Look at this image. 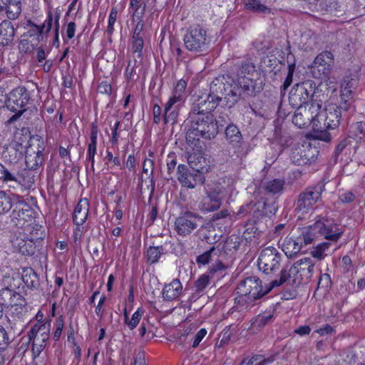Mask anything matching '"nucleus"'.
Wrapping results in <instances>:
<instances>
[{
    "label": "nucleus",
    "instance_id": "aec40b11",
    "mask_svg": "<svg viewBox=\"0 0 365 365\" xmlns=\"http://www.w3.org/2000/svg\"><path fill=\"white\" fill-rule=\"evenodd\" d=\"M334 63L333 55L329 51H325L319 53L313 62L314 72L317 70L319 73V78L321 76L327 77L332 68Z\"/></svg>",
    "mask_w": 365,
    "mask_h": 365
},
{
    "label": "nucleus",
    "instance_id": "de8ad7c7",
    "mask_svg": "<svg viewBox=\"0 0 365 365\" xmlns=\"http://www.w3.org/2000/svg\"><path fill=\"white\" fill-rule=\"evenodd\" d=\"M134 21H137V24L135 26L132 38H143L142 32L144 29V21L143 18L140 16L135 17Z\"/></svg>",
    "mask_w": 365,
    "mask_h": 365
},
{
    "label": "nucleus",
    "instance_id": "412c9836",
    "mask_svg": "<svg viewBox=\"0 0 365 365\" xmlns=\"http://www.w3.org/2000/svg\"><path fill=\"white\" fill-rule=\"evenodd\" d=\"M43 148L38 146L37 150H34L32 148H29L26 151L25 163L27 167L26 168L16 169L17 170H29L31 175L34 179V175L32 174L31 170H36L43 164ZM35 180H34V182Z\"/></svg>",
    "mask_w": 365,
    "mask_h": 365
},
{
    "label": "nucleus",
    "instance_id": "f8f14e48",
    "mask_svg": "<svg viewBox=\"0 0 365 365\" xmlns=\"http://www.w3.org/2000/svg\"><path fill=\"white\" fill-rule=\"evenodd\" d=\"M50 322H38L32 325L29 337L32 341V351L35 355H39L47 344L50 335Z\"/></svg>",
    "mask_w": 365,
    "mask_h": 365
},
{
    "label": "nucleus",
    "instance_id": "2f4dec72",
    "mask_svg": "<svg viewBox=\"0 0 365 365\" xmlns=\"http://www.w3.org/2000/svg\"><path fill=\"white\" fill-rule=\"evenodd\" d=\"M28 24L31 26H34L35 28V31L38 32L37 40L38 41H42L44 31L46 34H48L51 29L53 24V14L51 11H48L47 18L41 26H38L31 21H28Z\"/></svg>",
    "mask_w": 365,
    "mask_h": 365
},
{
    "label": "nucleus",
    "instance_id": "1a4fd4ad",
    "mask_svg": "<svg viewBox=\"0 0 365 365\" xmlns=\"http://www.w3.org/2000/svg\"><path fill=\"white\" fill-rule=\"evenodd\" d=\"M225 135L228 145L227 148L222 150V154L232 160L242 158L245 153L242 147V135L238 127L233 123L229 124L225 128Z\"/></svg>",
    "mask_w": 365,
    "mask_h": 365
},
{
    "label": "nucleus",
    "instance_id": "4c0bfd02",
    "mask_svg": "<svg viewBox=\"0 0 365 365\" xmlns=\"http://www.w3.org/2000/svg\"><path fill=\"white\" fill-rule=\"evenodd\" d=\"M187 87V81L180 79L178 81L174 88L173 91V95L170 98V99H173L175 101L183 103L184 101V93L185 91V88Z\"/></svg>",
    "mask_w": 365,
    "mask_h": 365
},
{
    "label": "nucleus",
    "instance_id": "49530a36",
    "mask_svg": "<svg viewBox=\"0 0 365 365\" xmlns=\"http://www.w3.org/2000/svg\"><path fill=\"white\" fill-rule=\"evenodd\" d=\"M210 283V276L204 274L200 275L195 282V287L197 292L203 291Z\"/></svg>",
    "mask_w": 365,
    "mask_h": 365
},
{
    "label": "nucleus",
    "instance_id": "7c9ffc66",
    "mask_svg": "<svg viewBox=\"0 0 365 365\" xmlns=\"http://www.w3.org/2000/svg\"><path fill=\"white\" fill-rule=\"evenodd\" d=\"M14 28L11 21L5 20L0 24L1 44L3 46L9 45L14 37Z\"/></svg>",
    "mask_w": 365,
    "mask_h": 365
},
{
    "label": "nucleus",
    "instance_id": "c03bdc74",
    "mask_svg": "<svg viewBox=\"0 0 365 365\" xmlns=\"http://www.w3.org/2000/svg\"><path fill=\"white\" fill-rule=\"evenodd\" d=\"M144 46L143 38H132V50L138 58L142 57V51Z\"/></svg>",
    "mask_w": 365,
    "mask_h": 365
},
{
    "label": "nucleus",
    "instance_id": "c756f323",
    "mask_svg": "<svg viewBox=\"0 0 365 365\" xmlns=\"http://www.w3.org/2000/svg\"><path fill=\"white\" fill-rule=\"evenodd\" d=\"M309 151L310 149L303 145L293 148L290 157L292 163L297 165L307 164L310 161Z\"/></svg>",
    "mask_w": 365,
    "mask_h": 365
},
{
    "label": "nucleus",
    "instance_id": "cd10ccee",
    "mask_svg": "<svg viewBox=\"0 0 365 365\" xmlns=\"http://www.w3.org/2000/svg\"><path fill=\"white\" fill-rule=\"evenodd\" d=\"M22 205H16L11 214V221L14 226L23 227L28 221L26 217H30L31 210L29 209H24Z\"/></svg>",
    "mask_w": 365,
    "mask_h": 365
},
{
    "label": "nucleus",
    "instance_id": "bb28decb",
    "mask_svg": "<svg viewBox=\"0 0 365 365\" xmlns=\"http://www.w3.org/2000/svg\"><path fill=\"white\" fill-rule=\"evenodd\" d=\"M182 285L179 279H175L163 289V297L167 301L176 299L182 293Z\"/></svg>",
    "mask_w": 365,
    "mask_h": 365
},
{
    "label": "nucleus",
    "instance_id": "e2e57ef3",
    "mask_svg": "<svg viewBox=\"0 0 365 365\" xmlns=\"http://www.w3.org/2000/svg\"><path fill=\"white\" fill-rule=\"evenodd\" d=\"M339 200L343 203H351L354 201L355 195L351 192H345L339 196Z\"/></svg>",
    "mask_w": 365,
    "mask_h": 365
},
{
    "label": "nucleus",
    "instance_id": "ea45409f",
    "mask_svg": "<svg viewBox=\"0 0 365 365\" xmlns=\"http://www.w3.org/2000/svg\"><path fill=\"white\" fill-rule=\"evenodd\" d=\"M16 295L21 294L8 288L0 290V304L1 307H7L8 305H11V299L12 297L16 299Z\"/></svg>",
    "mask_w": 365,
    "mask_h": 365
},
{
    "label": "nucleus",
    "instance_id": "c9c22d12",
    "mask_svg": "<svg viewBox=\"0 0 365 365\" xmlns=\"http://www.w3.org/2000/svg\"><path fill=\"white\" fill-rule=\"evenodd\" d=\"M245 6L248 10L260 14L268 15L272 14V9L262 4L259 0H248Z\"/></svg>",
    "mask_w": 365,
    "mask_h": 365
},
{
    "label": "nucleus",
    "instance_id": "dca6fc26",
    "mask_svg": "<svg viewBox=\"0 0 365 365\" xmlns=\"http://www.w3.org/2000/svg\"><path fill=\"white\" fill-rule=\"evenodd\" d=\"M201 217L191 212H186L176 218L175 230L178 235L186 236L197 227V222Z\"/></svg>",
    "mask_w": 365,
    "mask_h": 365
},
{
    "label": "nucleus",
    "instance_id": "72a5a7b5",
    "mask_svg": "<svg viewBox=\"0 0 365 365\" xmlns=\"http://www.w3.org/2000/svg\"><path fill=\"white\" fill-rule=\"evenodd\" d=\"M229 88L227 93L224 91L223 98L226 101V106L229 108H232L239 101L243 93L237 85L233 88L230 87Z\"/></svg>",
    "mask_w": 365,
    "mask_h": 365
},
{
    "label": "nucleus",
    "instance_id": "4be33fe9",
    "mask_svg": "<svg viewBox=\"0 0 365 365\" xmlns=\"http://www.w3.org/2000/svg\"><path fill=\"white\" fill-rule=\"evenodd\" d=\"M224 91H227L225 85L219 79H216L211 83L210 93L206 98L212 103V108H216L220 105L223 98Z\"/></svg>",
    "mask_w": 365,
    "mask_h": 365
},
{
    "label": "nucleus",
    "instance_id": "6ab92c4d",
    "mask_svg": "<svg viewBox=\"0 0 365 365\" xmlns=\"http://www.w3.org/2000/svg\"><path fill=\"white\" fill-rule=\"evenodd\" d=\"M281 260L282 255L279 252H261L257 263L259 269L269 273L278 269Z\"/></svg>",
    "mask_w": 365,
    "mask_h": 365
},
{
    "label": "nucleus",
    "instance_id": "0eeeda50",
    "mask_svg": "<svg viewBox=\"0 0 365 365\" xmlns=\"http://www.w3.org/2000/svg\"><path fill=\"white\" fill-rule=\"evenodd\" d=\"M185 48L192 53H202L208 50L210 38L207 31L200 24L190 26L183 36Z\"/></svg>",
    "mask_w": 365,
    "mask_h": 365
},
{
    "label": "nucleus",
    "instance_id": "603ef678",
    "mask_svg": "<svg viewBox=\"0 0 365 365\" xmlns=\"http://www.w3.org/2000/svg\"><path fill=\"white\" fill-rule=\"evenodd\" d=\"M9 344L7 334L3 327L0 326V350H4Z\"/></svg>",
    "mask_w": 365,
    "mask_h": 365
},
{
    "label": "nucleus",
    "instance_id": "20e7f679",
    "mask_svg": "<svg viewBox=\"0 0 365 365\" xmlns=\"http://www.w3.org/2000/svg\"><path fill=\"white\" fill-rule=\"evenodd\" d=\"M191 124L186 134V141L195 147L201 148L200 138L205 140L215 138L218 132V125L212 113L192 116Z\"/></svg>",
    "mask_w": 365,
    "mask_h": 365
},
{
    "label": "nucleus",
    "instance_id": "052dcab7",
    "mask_svg": "<svg viewBox=\"0 0 365 365\" xmlns=\"http://www.w3.org/2000/svg\"><path fill=\"white\" fill-rule=\"evenodd\" d=\"M200 102L202 110L205 111V115L211 113V112L215 109V108L212 107V103L207 98L205 99L200 100Z\"/></svg>",
    "mask_w": 365,
    "mask_h": 365
},
{
    "label": "nucleus",
    "instance_id": "b1692460",
    "mask_svg": "<svg viewBox=\"0 0 365 365\" xmlns=\"http://www.w3.org/2000/svg\"><path fill=\"white\" fill-rule=\"evenodd\" d=\"M356 87V80L346 78L344 80L341 86V100L343 102L341 103V108L344 110H347L349 109V106L350 105V101L353 98V91Z\"/></svg>",
    "mask_w": 365,
    "mask_h": 365
},
{
    "label": "nucleus",
    "instance_id": "4468645a",
    "mask_svg": "<svg viewBox=\"0 0 365 365\" xmlns=\"http://www.w3.org/2000/svg\"><path fill=\"white\" fill-rule=\"evenodd\" d=\"M223 190L220 185L205 187V195L200 200V209L205 212H213L219 209L224 197Z\"/></svg>",
    "mask_w": 365,
    "mask_h": 365
},
{
    "label": "nucleus",
    "instance_id": "bf43d9fd",
    "mask_svg": "<svg viewBox=\"0 0 365 365\" xmlns=\"http://www.w3.org/2000/svg\"><path fill=\"white\" fill-rule=\"evenodd\" d=\"M191 113L196 115V116L204 115V114H205V111L202 110L200 99L198 100V103H193Z\"/></svg>",
    "mask_w": 365,
    "mask_h": 365
},
{
    "label": "nucleus",
    "instance_id": "338daca9",
    "mask_svg": "<svg viewBox=\"0 0 365 365\" xmlns=\"http://www.w3.org/2000/svg\"><path fill=\"white\" fill-rule=\"evenodd\" d=\"M154 168V162L151 159L146 158L143 163V172L144 173H147L148 172L149 168L151 169V175H153Z\"/></svg>",
    "mask_w": 365,
    "mask_h": 365
},
{
    "label": "nucleus",
    "instance_id": "ddd939ff",
    "mask_svg": "<svg viewBox=\"0 0 365 365\" xmlns=\"http://www.w3.org/2000/svg\"><path fill=\"white\" fill-rule=\"evenodd\" d=\"M324 186V183L319 182L313 187L307 188L298 197L296 210L304 214L312 210L313 206L321 199Z\"/></svg>",
    "mask_w": 365,
    "mask_h": 365
},
{
    "label": "nucleus",
    "instance_id": "09e8293b",
    "mask_svg": "<svg viewBox=\"0 0 365 365\" xmlns=\"http://www.w3.org/2000/svg\"><path fill=\"white\" fill-rule=\"evenodd\" d=\"M64 326V321L63 316H60L54 323L55 331L53 334V339L58 340L62 334L63 328Z\"/></svg>",
    "mask_w": 365,
    "mask_h": 365
},
{
    "label": "nucleus",
    "instance_id": "774afa93",
    "mask_svg": "<svg viewBox=\"0 0 365 365\" xmlns=\"http://www.w3.org/2000/svg\"><path fill=\"white\" fill-rule=\"evenodd\" d=\"M125 166L130 171L135 170V158L133 155H130L128 157V159H127V160L125 162Z\"/></svg>",
    "mask_w": 365,
    "mask_h": 365
},
{
    "label": "nucleus",
    "instance_id": "680f3d73",
    "mask_svg": "<svg viewBox=\"0 0 365 365\" xmlns=\"http://www.w3.org/2000/svg\"><path fill=\"white\" fill-rule=\"evenodd\" d=\"M210 253L211 252H203L202 255H199L197 257V262L200 265L207 264L210 260Z\"/></svg>",
    "mask_w": 365,
    "mask_h": 365
},
{
    "label": "nucleus",
    "instance_id": "9d476101",
    "mask_svg": "<svg viewBox=\"0 0 365 365\" xmlns=\"http://www.w3.org/2000/svg\"><path fill=\"white\" fill-rule=\"evenodd\" d=\"M314 264L309 258L298 260L287 273V281L294 286L307 284L312 276ZM282 271H284L282 269Z\"/></svg>",
    "mask_w": 365,
    "mask_h": 365
},
{
    "label": "nucleus",
    "instance_id": "79ce46f5",
    "mask_svg": "<svg viewBox=\"0 0 365 365\" xmlns=\"http://www.w3.org/2000/svg\"><path fill=\"white\" fill-rule=\"evenodd\" d=\"M12 207L11 197L5 191L0 190V215L9 212Z\"/></svg>",
    "mask_w": 365,
    "mask_h": 365
},
{
    "label": "nucleus",
    "instance_id": "4d7b16f0",
    "mask_svg": "<svg viewBox=\"0 0 365 365\" xmlns=\"http://www.w3.org/2000/svg\"><path fill=\"white\" fill-rule=\"evenodd\" d=\"M350 143L351 141L349 138H344L342 140H341L336 147V155H339L341 154L346 148V146L350 144Z\"/></svg>",
    "mask_w": 365,
    "mask_h": 365
},
{
    "label": "nucleus",
    "instance_id": "a878e982",
    "mask_svg": "<svg viewBox=\"0 0 365 365\" xmlns=\"http://www.w3.org/2000/svg\"><path fill=\"white\" fill-rule=\"evenodd\" d=\"M6 10V16L9 19H16L21 12V3L20 0H0V11Z\"/></svg>",
    "mask_w": 365,
    "mask_h": 365
},
{
    "label": "nucleus",
    "instance_id": "9b49d317",
    "mask_svg": "<svg viewBox=\"0 0 365 365\" xmlns=\"http://www.w3.org/2000/svg\"><path fill=\"white\" fill-rule=\"evenodd\" d=\"M29 93L25 87H17L13 89L9 94L6 102L9 110L14 112L9 120V123L16 121L26 110L24 107L29 101Z\"/></svg>",
    "mask_w": 365,
    "mask_h": 365
},
{
    "label": "nucleus",
    "instance_id": "39448f33",
    "mask_svg": "<svg viewBox=\"0 0 365 365\" xmlns=\"http://www.w3.org/2000/svg\"><path fill=\"white\" fill-rule=\"evenodd\" d=\"M190 169L184 164H180L177 169V178L182 186L192 189L200 183L203 184L205 180V173L207 171L204 165L205 159L203 157L190 155L188 158Z\"/></svg>",
    "mask_w": 365,
    "mask_h": 365
},
{
    "label": "nucleus",
    "instance_id": "69168bd1",
    "mask_svg": "<svg viewBox=\"0 0 365 365\" xmlns=\"http://www.w3.org/2000/svg\"><path fill=\"white\" fill-rule=\"evenodd\" d=\"M177 165V160L175 158L168 156L167 160V168H168V173L170 175L172 173L174 172L175 168Z\"/></svg>",
    "mask_w": 365,
    "mask_h": 365
},
{
    "label": "nucleus",
    "instance_id": "a18cd8bd",
    "mask_svg": "<svg viewBox=\"0 0 365 365\" xmlns=\"http://www.w3.org/2000/svg\"><path fill=\"white\" fill-rule=\"evenodd\" d=\"M31 245V243H26V242L21 237H16L12 241L13 247L16 251H29V248H31V247H29L28 245Z\"/></svg>",
    "mask_w": 365,
    "mask_h": 365
},
{
    "label": "nucleus",
    "instance_id": "5fc2aeb1",
    "mask_svg": "<svg viewBox=\"0 0 365 365\" xmlns=\"http://www.w3.org/2000/svg\"><path fill=\"white\" fill-rule=\"evenodd\" d=\"M76 25L75 22H69L66 27V34L68 39H71L75 36Z\"/></svg>",
    "mask_w": 365,
    "mask_h": 365
},
{
    "label": "nucleus",
    "instance_id": "a211bd4d",
    "mask_svg": "<svg viewBox=\"0 0 365 365\" xmlns=\"http://www.w3.org/2000/svg\"><path fill=\"white\" fill-rule=\"evenodd\" d=\"M23 152L22 144L12 141L4 147L2 158L9 163L7 166H14L16 169H20L18 168L17 163L22 158Z\"/></svg>",
    "mask_w": 365,
    "mask_h": 365
},
{
    "label": "nucleus",
    "instance_id": "a19ab883",
    "mask_svg": "<svg viewBox=\"0 0 365 365\" xmlns=\"http://www.w3.org/2000/svg\"><path fill=\"white\" fill-rule=\"evenodd\" d=\"M284 181L279 179H274L264 184V189L267 192L277 194L283 189Z\"/></svg>",
    "mask_w": 365,
    "mask_h": 365
},
{
    "label": "nucleus",
    "instance_id": "8fccbe9b",
    "mask_svg": "<svg viewBox=\"0 0 365 365\" xmlns=\"http://www.w3.org/2000/svg\"><path fill=\"white\" fill-rule=\"evenodd\" d=\"M143 0H130V9L133 11L132 20L135 21V17L139 16V10L140 9V4Z\"/></svg>",
    "mask_w": 365,
    "mask_h": 365
},
{
    "label": "nucleus",
    "instance_id": "473e14b6",
    "mask_svg": "<svg viewBox=\"0 0 365 365\" xmlns=\"http://www.w3.org/2000/svg\"><path fill=\"white\" fill-rule=\"evenodd\" d=\"M287 63H288V71L287 77L283 83V84L280 87L281 93L285 92V91L289 88V86L292 84L293 81V74L294 73L296 66H295V60L294 57L292 54L289 53L287 57Z\"/></svg>",
    "mask_w": 365,
    "mask_h": 365
},
{
    "label": "nucleus",
    "instance_id": "13d9d810",
    "mask_svg": "<svg viewBox=\"0 0 365 365\" xmlns=\"http://www.w3.org/2000/svg\"><path fill=\"white\" fill-rule=\"evenodd\" d=\"M59 19L60 16L59 14L56 15L55 16V35H54V40H53V45H56L58 46L59 44Z\"/></svg>",
    "mask_w": 365,
    "mask_h": 365
},
{
    "label": "nucleus",
    "instance_id": "f704fd0d",
    "mask_svg": "<svg viewBox=\"0 0 365 365\" xmlns=\"http://www.w3.org/2000/svg\"><path fill=\"white\" fill-rule=\"evenodd\" d=\"M259 76L255 69V66L252 63H245L242 64L237 73V78H254Z\"/></svg>",
    "mask_w": 365,
    "mask_h": 365
},
{
    "label": "nucleus",
    "instance_id": "f257e3e1",
    "mask_svg": "<svg viewBox=\"0 0 365 365\" xmlns=\"http://www.w3.org/2000/svg\"><path fill=\"white\" fill-rule=\"evenodd\" d=\"M344 232L343 229L336 223L331 222L328 218L319 217L307 231L302 233V238L296 242L292 239L285 240L287 245L292 246V249L300 250L302 245L314 244L316 251H325L330 249L333 243L336 242Z\"/></svg>",
    "mask_w": 365,
    "mask_h": 365
},
{
    "label": "nucleus",
    "instance_id": "0e129e2a",
    "mask_svg": "<svg viewBox=\"0 0 365 365\" xmlns=\"http://www.w3.org/2000/svg\"><path fill=\"white\" fill-rule=\"evenodd\" d=\"M145 257L148 263L153 264L158 261L160 254V252H147Z\"/></svg>",
    "mask_w": 365,
    "mask_h": 365
},
{
    "label": "nucleus",
    "instance_id": "c85d7f7f",
    "mask_svg": "<svg viewBox=\"0 0 365 365\" xmlns=\"http://www.w3.org/2000/svg\"><path fill=\"white\" fill-rule=\"evenodd\" d=\"M98 128L96 123H93L91 128V142L88 146V160L91 162V169L94 171L95 155L97 149V138Z\"/></svg>",
    "mask_w": 365,
    "mask_h": 365
},
{
    "label": "nucleus",
    "instance_id": "864d4df0",
    "mask_svg": "<svg viewBox=\"0 0 365 365\" xmlns=\"http://www.w3.org/2000/svg\"><path fill=\"white\" fill-rule=\"evenodd\" d=\"M162 110L160 106L157 103L153 105V122L155 124H159L163 118L161 116Z\"/></svg>",
    "mask_w": 365,
    "mask_h": 365
},
{
    "label": "nucleus",
    "instance_id": "3c124183",
    "mask_svg": "<svg viewBox=\"0 0 365 365\" xmlns=\"http://www.w3.org/2000/svg\"><path fill=\"white\" fill-rule=\"evenodd\" d=\"M351 128L354 132H356V137H358L359 139L362 138V136L364 135V130H365V124L362 122H357L355 124L351 125Z\"/></svg>",
    "mask_w": 365,
    "mask_h": 365
},
{
    "label": "nucleus",
    "instance_id": "5701e85b",
    "mask_svg": "<svg viewBox=\"0 0 365 365\" xmlns=\"http://www.w3.org/2000/svg\"><path fill=\"white\" fill-rule=\"evenodd\" d=\"M182 103L169 98L165 104L163 119L165 124H175L179 115V110Z\"/></svg>",
    "mask_w": 365,
    "mask_h": 365
},
{
    "label": "nucleus",
    "instance_id": "393cba45",
    "mask_svg": "<svg viewBox=\"0 0 365 365\" xmlns=\"http://www.w3.org/2000/svg\"><path fill=\"white\" fill-rule=\"evenodd\" d=\"M89 202L86 198L81 199L74 209L73 220L76 225H82L87 220Z\"/></svg>",
    "mask_w": 365,
    "mask_h": 365
},
{
    "label": "nucleus",
    "instance_id": "e433bc0d",
    "mask_svg": "<svg viewBox=\"0 0 365 365\" xmlns=\"http://www.w3.org/2000/svg\"><path fill=\"white\" fill-rule=\"evenodd\" d=\"M143 313H144V311L142 309L138 308L133 313L131 318L129 319L126 309H125V310H124L125 323L130 330L134 329L138 326V324H139V322L142 318Z\"/></svg>",
    "mask_w": 365,
    "mask_h": 365
},
{
    "label": "nucleus",
    "instance_id": "f3484780",
    "mask_svg": "<svg viewBox=\"0 0 365 365\" xmlns=\"http://www.w3.org/2000/svg\"><path fill=\"white\" fill-rule=\"evenodd\" d=\"M237 84L244 97L255 96L263 89V81L259 77L237 78Z\"/></svg>",
    "mask_w": 365,
    "mask_h": 365
},
{
    "label": "nucleus",
    "instance_id": "f03ea898",
    "mask_svg": "<svg viewBox=\"0 0 365 365\" xmlns=\"http://www.w3.org/2000/svg\"><path fill=\"white\" fill-rule=\"evenodd\" d=\"M285 271H282L279 280H273L269 287H262V281L257 277H247L242 281L237 287L236 302L242 309H250L256 301L269 293L274 287H279L287 280Z\"/></svg>",
    "mask_w": 365,
    "mask_h": 365
},
{
    "label": "nucleus",
    "instance_id": "423d86ee",
    "mask_svg": "<svg viewBox=\"0 0 365 365\" xmlns=\"http://www.w3.org/2000/svg\"><path fill=\"white\" fill-rule=\"evenodd\" d=\"M324 97L321 91L316 87V83L312 80L297 83L291 88L289 93V103L293 108H299L314 103H320V99Z\"/></svg>",
    "mask_w": 365,
    "mask_h": 365
},
{
    "label": "nucleus",
    "instance_id": "6e6552de",
    "mask_svg": "<svg viewBox=\"0 0 365 365\" xmlns=\"http://www.w3.org/2000/svg\"><path fill=\"white\" fill-rule=\"evenodd\" d=\"M0 180L15 188L21 186L30 188L34 184L33 177L29 170H17L14 166H6L0 163Z\"/></svg>",
    "mask_w": 365,
    "mask_h": 365
},
{
    "label": "nucleus",
    "instance_id": "37998d69",
    "mask_svg": "<svg viewBox=\"0 0 365 365\" xmlns=\"http://www.w3.org/2000/svg\"><path fill=\"white\" fill-rule=\"evenodd\" d=\"M272 361L265 359L264 356L255 355L250 359H245L242 361V364L245 365H267Z\"/></svg>",
    "mask_w": 365,
    "mask_h": 365
},
{
    "label": "nucleus",
    "instance_id": "6e6d98bb",
    "mask_svg": "<svg viewBox=\"0 0 365 365\" xmlns=\"http://www.w3.org/2000/svg\"><path fill=\"white\" fill-rule=\"evenodd\" d=\"M206 334L207 330L205 329H200L195 336L192 346L197 347Z\"/></svg>",
    "mask_w": 365,
    "mask_h": 365
},
{
    "label": "nucleus",
    "instance_id": "2eb2a0df",
    "mask_svg": "<svg viewBox=\"0 0 365 365\" xmlns=\"http://www.w3.org/2000/svg\"><path fill=\"white\" fill-rule=\"evenodd\" d=\"M319 108L317 103L297 108L292 117V123L299 128H305L312 124L314 130L316 112Z\"/></svg>",
    "mask_w": 365,
    "mask_h": 365
},
{
    "label": "nucleus",
    "instance_id": "7ed1b4c3",
    "mask_svg": "<svg viewBox=\"0 0 365 365\" xmlns=\"http://www.w3.org/2000/svg\"><path fill=\"white\" fill-rule=\"evenodd\" d=\"M324 102V98L320 99L319 109L316 112V118L314 120V134L315 139L329 142L334 130L338 128L341 116L339 107L334 105H330L328 108L322 109Z\"/></svg>",
    "mask_w": 365,
    "mask_h": 365
},
{
    "label": "nucleus",
    "instance_id": "58836bf2",
    "mask_svg": "<svg viewBox=\"0 0 365 365\" xmlns=\"http://www.w3.org/2000/svg\"><path fill=\"white\" fill-rule=\"evenodd\" d=\"M16 299H19V304H16V305H13L12 307H8L9 312L12 316L21 317L24 313L26 312V308L25 307V299L23 298L21 295H16Z\"/></svg>",
    "mask_w": 365,
    "mask_h": 365
}]
</instances>
